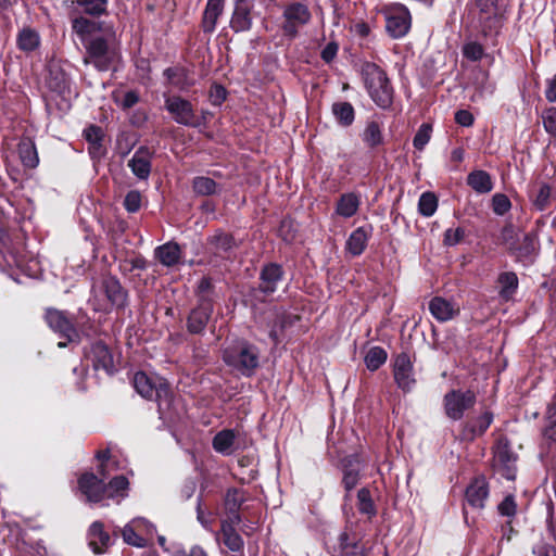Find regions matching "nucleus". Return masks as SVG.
<instances>
[{
  "instance_id": "9",
  "label": "nucleus",
  "mask_w": 556,
  "mask_h": 556,
  "mask_svg": "<svg viewBox=\"0 0 556 556\" xmlns=\"http://www.w3.org/2000/svg\"><path fill=\"white\" fill-rule=\"evenodd\" d=\"M101 290L106 298L105 303H94L93 311L109 313L113 308L124 309L127 306L128 291L116 276L106 275L101 280Z\"/></svg>"
},
{
  "instance_id": "14",
  "label": "nucleus",
  "mask_w": 556,
  "mask_h": 556,
  "mask_svg": "<svg viewBox=\"0 0 556 556\" xmlns=\"http://www.w3.org/2000/svg\"><path fill=\"white\" fill-rule=\"evenodd\" d=\"M392 372L394 381L400 390L404 393L413 391L417 380L415 377L414 363L406 352H401L394 357Z\"/></svg>"
},
{
  "instance_id": "36",
  "label": "nucleus",
  "mask_w": 556,
  "mask_h": 556,
  "mask_svg": "<svg viewBox=\"0 0 556 556\" xmlns=\"http://www.w3.org/2000/svg\"><path fill=\"white\" fill-rule=\"evenodd\" d=\"M466 182L479 194L489 193L494 187L491 175L483 169H475L470 172L466 178Z\"/></svg>"
},
{
  "instance_id": "37",
  "label": "nucleus",
  "mask_w": 556,
  "mask_h": 556,
  "mask_svg": "<svg viewBox=\"0 0 556 556\" xmlns=\"http://www.w3.org/2000/svg\"><path fill=\"white\" fill-rule=\"evenodd\" d=\"M39 33L31 27H23L16 36V47L24 53H31L40 47Z\"/></svg>"
},
{
  "instance_id": "56",
  "label": "nucleus",
  "mask_w": 556,
  "mask_h": 556,
  "mask_svg": "<svg viewBox=\"0 0 556 556\" xmlns=\"http://www.w3.org/2000/svg\"><path fill=\"white\" fill-rule=\"evenodd\" d=\"M518 504L513 494H507L497 505V513L502 517L514 518L517 515Z\"/></svg>"
},
{
  "instance_id": "44",
  "label": "nucleus",
  "mask_w": 556,
  "mask_h": 556,
  "mask_svg": "<svg viewBox=\"0 0 556 556\" xmlns=\"http://www.w3.org/2000/svg\"><path fill=\"white\" fill-rule=\"evenodd\" d=\"M236 437L233 429H223L218 431L212 440L214 451L223 455H229L230 450L235 444Z\"/></svg>"
},
{
  "instance_id": "19",
  "label": "nucleus",
  "mask_w": 556,
  "mask_h": 556,
  "mask_svg": "<svg viewBox=\"0 0 556 556\" xmlns=\"http://www.w3.org/2000/svg\"><path fill=\"white\" fill-rule=\"evenodd\" d=\"M285 274L281 264L276 262L265 263L260 270V283L256 290L267 296L274 294L278 285L285 279Z\"/></svg>"
},
{
  "instance_id": "33",
  "label": "nucleus",
  "mask_w": 556,
  "mask_h": 556,
  "mask_svg": "<svg viewBox=\"0 0 556 556\" xmlns=\"http://www.w3.org/2000/svg\"><path fill=\"white\" fill-rule=\"evenodd\" d=\"M429 311L431 315L440 323L451 320L459 314V309L442 296H434L429 302Z\"/></svg>"
},
{
  "instance_id": "48",
  "label": "nucleus",
  "mask_w": 556,
  "mask_h": 556,
  "mask_svg": "<svg viewBox=\"0 0 556 556\" xmlns=\"http://www.w3.org/2000/svg\"><path fill=\"white\" fill-rule=\"evenodd\" d=\"M438 204L439 200L434 192H422L418 200V212L424 217H431L437 212Z\"/></svg>"
},
{
  "instance_id": "27",
  "label": "nucleus",
  "mask_w": 556,
  "mask_h": 556,
  "mask_svg": "<svg viewBox=\"0 0 556 556\" xmlns=\"http://www.w3.org/2000/svg\"><path fill=\"white\" fill-rule=\"evenodd\" d=\"M372 235V226H361L354 229L349 236L345 250L353 256H359L367 248L368 241Z\"/></svg>"
},
{
  "instance_id": "40",
  "label": "nucleus",
  "mask_w": 556,
  "mask_h": 556,
  "mask_svg": "<svg viewBox=\"0 0 556 556\" xmlns=\"http://www.w3.org/2000/svg\"><path fill=\"white\" fill-rule=\"evenodd\" d=\"M11 263L18 265L17 255L12 247L9 232L0 228V268H4L7 265H11Z\"/></svg>"
},
{
  "instance_id": "31",
  "label": "nucleus",
  "mask_w": 556,
  "mask_h": 556,
  "mask_svg": "<svg viewBox=\"0 0 556 556\" xmlns=\"http://www.w3.org/2000/svg\"><path fill=\"white\" fill-rule=\"evenodd\" d=\"M163 76L166 78L168 85L180 91H188L194 85V80L190 77L189 70L181 65L165 68Z\"/></svg>"
},
{
  "instance_id": "5",
  "label": "nucleus",
  "mask_w": 556,
  "mask_h": 556,
  "mask_svg": "<svg viewBox=\"0 0 556 556\" xmlns=\"http://www.w3.org/2000/svg\"><path fill=\"white\" fill-rule=\"evenodd\" d=\"M280 30L288 40H294L300 35V29L311 23L312 12L307 4L294 1L283 7Z\"/></svg>"
},
{
  "instance_id": "32",
  "label": "nucleus",
  "mask_w": 556,
  "mask_h": 556,
  "mask_svg": "<svg viewBox=\"0 0 556 556\" xmlns=\"http://www.w3.org/2000/svg\"><path fill=\"white\" fill-rule=\"evenodd\" d=\"M529 199L538 211H546L552 205V187L546 181H536L529 191Z\"/></svg>"
},
{
  "instance_id": "7",
  "label": "nucleus",
  "mask_w": 556,
  "mask_h": 556,
  "mask_svg": "<svg viewBox=\"0 0 556 556\" xmlns=\"http://www.w3.org/2000/svg\"><path fill=\"white\" fill-rule=\"evenodd\" d=\"M476 403L477 395L475 391L470 389H452L443 396L444 414L454 421L460 420L466 412L473 408Z\"/></svg>"
},
{
  "instance_id": "1",
  "label": "nucleus",
  "mask_w": 556,
  "mask_h": 556,
  "mask_svg": "<svg viewBox=\"0 0 556 556\" xmlns=\"http://www.w3.org/2000/svg\"><path fill=\"white\" fill-rule=\"evenodd\" d=\"M361 77L371 101L381 110H390L395 90L387 72L377 63L365 61L361 65Z\"/></svg>"
},
{
  "instance_id": "55",
  "label": "nucleus",
  "mask_w": 556,
  "mask_h": 556,
  "mask_svg": "<svg viewBox=\"0 0 556 556\" xmlns=\"http://www.w3.org/2000/svg\"><path fill=\"white\" fill-rule=\"evenodd\" d=\"M466 235V230L463 227L447 228L443 232V245L450 248L460 244L465 240Z\"/></svg>"
},
{
  "instance_id": "28",
  "label": "nucleus",
  "mask_w": 556,
  "mask_h": 556,
  "mask_svg": "<svg viewBox=\"0 0 556 556\" xmlns=\"http://www.w3.org/2000/svg\"><path fill=\"white\" fill-rule=\"evenodd\" d=\"M88 544L94 554H102L111 544V536L102 521H93L88 529Z\"/></svg>"
},
{
  "instance_id": "10",
  "label": "nucleus",
  "mask_w": 556,
  "mask_h": 556,
  "mask_svg": "<svg viewBox=\"0 0 556 556\" xmlns=\"http://www.w3.org/2000/svg\"><path fill=\"white\" fill-rule=\"evenodd\" d=\"M518 455L506 438L498 439L493 447V469L504 479L514 481L517 476Z\"/></svg>"
},
{
  "instance_id": "54",
  "label": "nucleus",
  "mask_w": 556,
  "mask_h": 556,
  "mask_svg": "<svg viewBox=\"0 0 556 556\" xmlns=\"http://www.w3.org/2000/svg\"><path fill=\"white\" fill-rule=\"evenodd\" d=\"M432 125L422 123L413 138V146L416 150L422 151L431 139Z\"/></svg>"
},
{
  "instance_id": "29",
  "label": "nucleus",
  "mask_w": 556,
  "mask_h": 556,
  "mask_svg": "<svg viewBox=\"0 0 556 556\" xmlns=\"http://www.w3.org/2000/svg\"><path fill=\"white\" fill-rule=\"evenodd\" d=\"M225 0H207L201 18V29L204 34H213L219 16L223 14Z\"/></svg>"
},
{
  "instance_id": "38",
  "label": "nucleus",
  "mask_w": 556,
  "mask_h": 556,
  "mask_svg": "<svg viewBox=\"0 0 556 556\" xmlns=\"http://www.w3.org/2000/svg\"><path fill=\"white\" fill-rule=\"evenodd\" d=\"M497 283L500 285V298L506 302L510 301L518 290V276L514 271H503L497 277Z\"/></svg>"
},
{
  "instance_id": "20",
  "label": "nucleus",
  "mask_w": 556,
  "mask_h": 556,
  "mask_svg": "<svg viewBox=\"0 0 556 556\" xmlns=\"http://www.w3.org/2000/svg\"><path fill=\"white\" fill-rule=\"evenodd\" d=\"M490 496V484L484 475L471 479L465 490V502L472 509L482 510Z\"/></svg>"
},
{
  "instance_id": "2",
  "label": "nucleus",
  "mask_w": 556,
  "mask_h": 556,
  "mask_svg": "<svg viewBox=\"0 0 556 556\" xmlns=\"http://www.w3.org/2000/svg\"><path fill=\"white\" fill-rule=\"evenodd\" d=\"M223 361L240 376L251 378L261 367V350L247 339H240L224 350Z\"/></svg>"
},
{
  "instance_id": "25",
  "label": "nucleus",
  "mask_w": 556,
  "mask_h": 556,
  "mask_svg": "<svg viewBox=\"0 0 556 556\" xmlns=\"http://www.w3.org/2000/svg\"><path fill=\"white\" fill-rule=\"evenodd\" d=\"M493 419L494 415L490 410H485L481 415L468 419L462 426V437L467 441H473L476 438L486 432Z\"/></svg>"
},
{
  "instance_id": "26",
  "label": "nucleus",
  "mask_w": 556,
  "mask_h": 556,
  "mask_svg": "<svg viewBox=\"0 0 556 556\" xmlns=\"http://www.w3.org/2000/svg\"><path fill=\"white\" fill-rule=\"evenodd\" d=\"M362 195L358 191L344 192L336 201L334 214L344 219L351 218L359 210Z\"/></svg>"
},
{
  "instance_id": "50",
  "label": "nucleus",
  "mask_w": 556,
  "mask_h": 556,
  "mask_svg": "<svg viewBox=\"0 0 556 556\" xmlns=\"http://www.w3.org/2000/svg\"><path fill=\"white\" fill-rule=\"evenodd\" d=\"M296 223L290 216H285L278 226L277 236L286 243H292L296 237Z\"/></svg>"
},
{
  "instance_id": "35",
  "label": "nucleus",
  "mask_w": 556,
  "mask_h": 556,
  "mask_svg": "<svg viewBox=\"0 0 556 556\" xmlns=\"http://www.w3.org/2000/svg\"><path fill=\"white\" fill-rule=\"evenodd\" d=\"M73 320L79 340L81 339V336L91 338L99 334V326L96 325L94 320H92L83 308H79L75 314H73Z\"/></svg>"
},
{
  "instance_id": "43",
  "label": "nucleus",
  "mask_w": 556,
  "mask_h": 556,
  "mask_svg": "<svg viewBox=\"0 0 556 556\" xmlns=\"http://www.w3.org/2000/svg\"><path fill=\"white\" fill-rule=\"evenodd\" d=\"M17 152L22 164L27 168H35L39 163V157L35 143L25 138L20 141Z\"/></svg>"
},
{
  "instance_id": "57",
  "label": "nucleus",
  "mask_w": 556,
  "mask_h": 556,
  "mask_svg": "<svg viewBox=\"0 0 556 556\" xmlns=\"http://www.w3.org/2000/svg\"><path fill=\"white\" fill-rule=\"evenodd\" d=\"M544 130L556 139V106L546 108L541 115Z\"/></svg>"
},
{
  "instance_id": "22",
  "label": "nucleus",
  "mask_w": 556,
  "mask_h": 556,
  "mask_svg": "<svg viewBox=\"0 0 556 556\" xmlns=\"http://www.w3.org/2000/svg\"><path fill=\"white\" fill-rule=\"evenodd\" d=\"M341 485L344 491H353L361 482L362 473L359 457L356 454L348 455L341 459Z\"/></svg>"
},
{
  "instance_id": "47",
  "label": "nucleus",
  "mask_w": 556,
  "mask_h": 556,
  "mask_svg": "<svg viewBox=\"0 0 556 556\" xmlns=\"http://www.w3.org/2000/svg\"><path fill=\"white\" fill-rule=\"evenodd\" d=\"M83 13L92 17L108 15L109 0H76Z\"/></svg>"
},
{
  "instance_id": "12",
  "label": "nucleus",
  "mask_w": 556,
  "mask_h": 556,
  "mask_svg": "<svg viewBox=\"0 0 556 556\" xmlns=\"http://www.w3.org/2000/svg\"><path fill=\"white\" fill-rule=\"evenodd\" d=\"M86 54L84 63L92 64L99 72L109 71L114 62V53L103 36L94 37L87 42Z\"/></svg>"
},
{
  "instance_id": "21",
  "label": "nucleus",
  "mask_w": 556,
  "mask_h": 556,
  "mask_svg": "<svg viewBox=\"0 0 556 556\" xmlns=\"http://www.w3.org/2000/svg\"><path fill=\"white\" fill-rule=\"evenodd\" d=\"M253 8L254 0H235V8L230 18V28L235 33L249 31L252 28Z\"/></svg>"
},
{
  "instance_id": "46",
  "label": "nucleus",
  "mask_w": 556,
  "mask_h": 556,
  "mask_svg": "<svg viewBox=\"0 0 556 556\" xmlns=\"http://www.w3.org/2000/svg\"><path fill=\"white\" fill-rule=\"evenodd\" d=\"M192 190L197 195L210 197L219 193L218 184L206 176H197L192 179Z\"/></svg>"
},
{
  "instance_id": "4",
  "label": "nucleus",
  "mask_w": 556,
  "mask_h": 556,
  "mask_svg": "<svg viewBox=\"0 0 556 556\" xmlns=\"http://www.w3.org/2000/svg\"><path fill=\"white\" fill-rule=\"evenodd\" d=\"M42 92L46 110L51 112V101L54 97L65 100L71 93V76L61 64V61L51 60L46 66Z\"/></svg>"
},
{
  "instance_id": "24",
  "label": "nucleus",
  "mask_w": 556,
  "mask_h": 556,
  "mask_svg": "<svg viewBox=\"0 0 556 556\" xmlns=\"http://www.w3.org/2000/svg\"><path fill=\"white\" fill-rule=\"evenodd\" d=\"M154 152L146 146H140L131 159L128 161V167L131 173L139 179L146 180L149 178L152 168V157Z\"/></svg>"
},
{
  "instance_id": "64",
  "label": "nucleus",
  "mask_w": 556,
  "mask_h": 556,
  "mask_svg": "<svg viewBox=\"0 0 556 556\" xmlns=\"http://www.w3.org/2000/svg\"><path fill=\"white\" fill-rule=\"evenodd\" d=\"M114 101L123 111H127L139 103L140 93L138 90H128L124 93V97L121 101L117 99Z\"/></svg>"
},
{
  "instance_id": "8",
  "label": "nucleus",
  "mask_w": 556,
  "mask_h": 556,
  "mask_svg": "<svg viewBox=\"0 0 556 556\" xmlns=\"http://www.w3.org/2000/svg\"><path fill=\"white\" fill-rule=\"evenodd\" d=\"M356 523L346 522L332 547L331 556H368L363 534L355 531Z\"/></svg>"
},
{
  "instance_id": "23",
  "label": "nucleus",
  "mask_w": 556,
  "mask_h": 556,
  "mask_svg": "<svg viewBox=\"0 0 556 556\" xmlns=\"http://www.w3.org/2000/svg\"><path fill=\"white\" fill-rule=\"evenodd\" d=\"M355 509L358 515L364 518V522L371 523L378 516V505L376 504L370 486L365 485L357 490Z\"/></svg>"
},
{
  "instance_id": "16",
  "label": "nucleus",
  "mask_w": 556,
  "mask_h": 556,
  "mask_svg": "<svg viewBox=\"0 0 556 556\" xmlns=\"http://www.w3.org/2000/svg\"><path fill=\"white\" fill-rule=\"evenodd\" d=\"M215 305L207 304L206 301L202 303L195 302V305L189 311L186 318V329L189 334L204 336L207 325L210 324Z\"/></svg>"
},
{
  "instance_id": "62",
  "label": "nucleus",
  "mask_w": 556,
  "mask_h": 556,
  "mask_svg": "<svg viewBox=\"0 0 556 556\" xmlns=\"http://www.w3.org/2000/svg\"><path fill=\"white\" fill-rule=\"evenodd\" d=\"M141 193L138 190H130L124 199V207L128 213H136L141 207Z\"/></svg>"
},
{
  "instance_id": "52",
  "label": "nucleus",
  "mask_w": 556,
  "mask_h": 556,
  "mask_svg": "<svg viewBox=\"0 0 556 556\" xmlns=\"http://www.w3.org/2000/svg\"><path fill=\"white\" fill-rule=\"evenodd\" d=\"M129 481L128 479L121 475L112 478L108 483H105V488H108V497L114 498L117 496L124 497L126 496V491L128 490Z\"/></svg>"
},
{
  "instance_id": "18",
  "label": "nucleus",
  "mask_w": 556,
  "mask_h": 556,
  "mask_svg": "<svg viewBox=\"0 0 556 556\" xmlns=\"http://www.w3.org/2000/svg\"><path fill=\"white\" fill-rule=\"evenodd\" d=\"M206 244L208 252L220 260H230L233 251L239 247L235 236L222 228H217L206 238Z\"/></svg>"
},
{
  "instance_id": "45",
  "label": "nucleus",
  "mask_w": 556,
  "mask_h": 556,
  "mask_svg": "<svg viewBox=\"0 0 556 556\" xmlns=\"http://www.w3.org/2000/svg\"><path fill=\"white\" fill-rule=\"evenodd\" d=\"M195 302L202 303L206 301L207 304L215 305V286L210 276H203L194 288Z\"/></svg>"
},
{
  "instance_id": "49",
  "label": "nucleus",
  "mask_w": 556,
  "mask_h": 556,
  "mask_svg": "<svg viewBox=\"0 0 556 556\" xmlns=\"http://www.w3.org/2000/svg\"><path fill=\"white\" fill-rule=\"evenodd\" d=\"M245 501V491L243 489L232 486L227 489L225 493L224 506L226 510L236 511V509H241V506Z\"/></svg>"
},
{
  "instance_id": "3",
  "label": "nucleus",
  "mask_w": 556,
  "mask_h": 556,
  "mask_svg": "<svg viewBox=\"0 0 556 556\" xmlns=\"http://www.w3.org/2000/svg\"><path fill=\"white\" fill-rule=\"evenodd\" d=\"M132 384L138 394L146 400H154L161 414L169 410L174 401V392L164 378L149 377L144 371H137Z\"/></svg>"
},
{
  "instance_id": "11",
  "label": "nucleus",
  "mask_w": 556,
  "mask_h": 556,
  "mask_svg": "<svg viewBox=\"0 0 556 556\" xmlns=\"http://www.w3.org/2000/svg\"><path fill=\"white\" fill-rule=\"evenodd\" d=\"M386 30L393 39L403 38L412 27V15L403 3H392L386 8Z\"/></svg>"
},
{
  "instance_id": "42",
  "label": "nucleus",
  "mask_w": 556,
  "mask_h": 556,
  "mask_svg": "<svg viewBox=\"0 0 556 556\" xmlns=\"http://www.w3.org/2000/svg\"><path fill=\"white\" fill-rule=\"evenodd\" d=\"M534 239V235L526 233L520 242L518 241L515 247L510 248L509 254L515 256L517 262L529 260L535 252Z\"/></svg>"
},
{
  "instance_id": "53",
  "label": "nucleus",
  "mask_w": 556,
  "mask_h": 556,
  "mask_svg": "<svg viewBox=\"0 0 556 556\" xmlns=\"http://www.w3.org/2000/svg\"><path fill=\"white\" fill-rule=\"evenodd\" d=\"M546 418L547 425L544 428L543 434L547 440L556 442V394L547 407Z\"/></svg>"
},
{
  "instance_id": "15",
  "label": "nucleus",
  "mask_w": 556,
  "mask_h": 556,
  "mask_svg": "<svg viewBox=\"0 0 556 556\" xmlns=\"http://www.w3.org/2000/svg\"><path fill=\"white\" fill-rule=\"evenodd\" d=\"M85 356L94 371L102 370L108 376H113L117 371L112 351L102 340L91 343Z\"/></svg>"
},
{
  "instance_id": "59",
  "label": "nucleus",
  "mask_w": 556,
  "mask_h": 556,
  "mask_svg": "<svg viewBox=\"0 0 556 556\" xmlns=\"http://www.w3.org/2000/svg\"><path fill=\"white\" fill-rule=\"evenodd\" d=\"M227 89L218 83H213L208 91V100L212 105L220 106L227 99Z\"/></svg>"
},
{
  "instance_id": "41",
  "label": "nucleus",
  "mask_w": 556,
  "mask_h": 556,
  "mask_svg": "<svg viewBox=\"0 0 556 556\" xmlns=\"http://www.w3.org/2000/svg\"><path fill=\"white\" fill-rule=\"evenodd\" d=\"M219 533L222 535V542L223 544L232 553H240L241 556L243 555L244 551V541L242 536L239 534V532L231 528V526H225L222 527L219 530Z\"/></svg>"
},
{
  "instance_id": "60",
  "label": "nucleus",
  "mask_w": 556,
  "mask_h": 556,
  "mask_svg": "<svg viewBox=\"0 0 556 556\" xmlns=\"http://www.w3.org/2000/svg\"><path fill=\"white\" fill-rule=\"evenodd\" d=\"M511 207V202L509 198L504 193H495L492 197V210L498 215H505Z\"/></svg>"
},
{
  "instance_id": "13",
  "label": "nucleus",
  "mask_w": 556,
  "mask_h": 556,
  "mask_svg": "<svg viewBox=\"0 0 556 556\" xmlns=\"http://www.w3.org/2000/svg\"><path fill=\"white\" fill-rule=\"evenodd\" d=\"M164 106L177 124L200 128V123L195 119L193 104L188 99L181 96H169L165 98Z\"/></svg>"
},
{
  "instance_id": "58",
  "label": "nucleus",
  "mask_w": 556,
  "mask_h": 556,
  "mask_svg": "<svg viewBox=\"0 0 556 556\" xmlns=\"http://www.w3.org/2000/svg\"><path fill=\"white\" fill-rule=\"evenodd\" d=\"M497 242L500 244H505L508 253L510 252V248L517 244L518 236L513 224H506L503 226Z\"/></svg>"
},
{
  "instance_id": "17",
  "label": "nucleus",
  "mask_w": 556,
  "mask_h": 556,
  "mask_svg": "<svg viewBox=\"0 0 556 556\" xmlns=\"http://www.w3.org/2000/svg\"><path fill=\"white\" fill-rule=\"evenodd\" d=\"M78 490L85 496L86 502L98 504L108 497V488L103 479L96 473L86 471L77 480Z\"/></svg>"
},
{
  "instance_id": "63",
  "label": "nucleus",
  "mask_w": 556,
  "mask_h": 556,
  "mask_svg": "<svg viewBox=\"0 0 556 556\" xmlns=\"http://www.w3.org/2000/svg\"><path fill=\"white\" fill-rule=\"evenodd\" d=\"M123 540L128 545H132L136 547H142L146 544V541L142 536H140L131 526H125L122 531Z\"/></svg>"
},
{
  "instance_id": "30",
  "label": "nucleus",
  "mask_w": 556,
  "mask_h": 556,
  "mask_svg": "<svg viewBox=\"0 0 556 556\" xmlns=\"http://www.w3.org/2000/svg\"><path fill=\"white\" fill-rule=\"evenodd\" d=\"M155 258L165 267L181 264L182 250L176 241H168L154 250Z\"/></svg>"
},
{
  "instance_id": "6",
  "label": "nucleus",
  "mask_w": 556,
  "mask_h": 556,
  "mask_svg": "<svg viewBox=\"0 0 556 556\" xmlns=\"http://www.w3.org/2000/svg\"><path fill=\"white\" fill-rule=\"evenodd\" d=\"M43 320L51 331L60 339L65 340L64 342H59V348H65L67 343L79 342V337L74 327L73 314L68 311L47 307Z\"/></svg>"
},
{
  "instance_id": "51",
  "label": "nucleus",
  "mask_w": 556,
  "mask_h": 556,
  "mask_svg": "<svg viewBox=\"0 0 556 556\" xmlns=\"http://www.w3.org/2000/svg\"><path fill=\"white\" fill-rule=\"evenodd\" d=\"M387 358L388 354L383 348L374 346L367 352L365 364L370 371H376L387 362Z\"/></svg>"
},
{
  "instance_id": "34",
  "label": "nucleus",
  "mask_w": 556,
  "mask_h": 556,
  "mask_svg": "<svg viewBox=\"0 0 556 556\" xmlns=\"http://www.w3.org/2000/svg\"><path fill=\"white\" fill-rule=\"evenodd\" d=\"M361 139L371 151H376L379 147H382L384 144V136L381 125L377 121L367 122L361 134Z\"/></svg>"
},
{
  "instance_id": "39",
  "label": "nucleus",
  "mask_w": 556,
  "mask_h": 556,
  "mask_svg": "<svg viewBox=\"0 0 556 556\" xmlns=\"http://www.w3.org/2000/svg\"><path fill=\"white\" fill-rule=\"evenodd\" d=\"M331 112L336 122L342 127H350L355 121V109L348 101L332 103Z\"/></svg>"
},
{
  "instance_id": "61",
  "label": "nucleus",
  "mask_w": 556,
  "mask_h": 556,
  "mask_svg": "<svg viewBox=\"0 0 556 556\" xmlns=\"http://www.w3.org/2000/svg\"><path fill=\"white\" fill-rule=\"evenodd\" d=\"M83 137L87 141L88 146H90L98 142H103L104 132L100 126L90 124L84 129Z\"/></svg>"
}]
</instances>
